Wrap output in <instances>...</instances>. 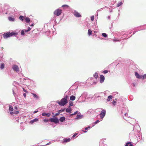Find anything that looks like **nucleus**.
Segmentation results:
<instances>
[{
    "mask_svg": "<svg viewBox=\"0 0 146 146\" xmlns=\"http://www.w3.org/2000/svg\"><path fill=\"white\" fill-rule=\"evenodd\" d=\"M38 111H35L34 112V113H35L37 112H38Z\"/></svg>",
    "mask_w": 146,
    "mask_h": 146,
    "instance_id": "09e8293b",
    "label": "nucleus"
},
{
    "mask_svg": "<svg viewBox=\"0 0 146 146\" xmlns=\"http://www.w3.org/2000/svg\"><path fill=\"white\" fill-rule=\"evenodd\" d=\"M65 110V109L64 108L63 109H62V110H60L58 111V112H59V113L62 112L64 111Z\"/></svg>",
    "mask_w": 146,
    "mask_h": 146,
    "instance_id": "cd10ccee",
    "label": "nucleus"
},
{
    "mask_svg": "<svg viewBox=\"0 0 146 146\" xmlns=\"http://www.w3.org/2000/svg\"><path fill=\"white\" fill-rule=\"evenodd\" d=\"M108 72V71L107 70H105L104 71L102 72L104 74L107 73Z\"/></svg>",
    "mask_w": 146,
    "mask_h": 146,
    "instance_id": "4c0bfd02",
    "label": "nucleus"
},
{
    "mask_svg": "<svg viewBox=\"0 0 146 146\" xmlns=\"http://www.w3.org/2000/svg\"><path fill=\"white\" fill-rule=\"evenodd\" d=\"M92 30L90 29H89L88 30V35L89 36H90V35H91L92 34Z\"/></svg>",
    "mask_w": 146,
    "mask_h": 146,
    "instance_id": "aec40b11",
    "label": "nucleus"
},
{
    "mask_svg": "<svg viewBox=\"0 0 146 146\" xmlns=\"http://www.w3.org/2000/svg\"><path fill=\"white\" fill-rule=\"evenodd\" d=\"M133 145V144L131 143V142H129V146H132Z\"/></svg>",
    "mask_w": 146,
    "mask_h": 146,
    "instance_id": "ea45409f",
    "label": "nucleus"
},
{
    "mask_svg": "<svg viewBox=\"0 0 146 146\" xmlns=\"http://www.w3.org/2000/svg\"><path fill=\"white\" fill-rule=\"evenodd\" d=\"M38 121V119L36 118H35L33 120H31L30 121V123L31 124H33L35 122H36Z\"/></svg>",
    "mask_w": 146,
    "mask_h": 146,
    "instance_id": "2eb2a0df",
    "label": "nucleus"
},
{
    "mask_svg": "<svg viewBox=\"0 0 146 146\" xmlns=\"http://www.w3.org/2000/svg\"><path fill=\"white\" fill-rule=\"evenodd\" d=\"M135 75L136 77L138 78H142L141 76H140L137 72H135Z\"/></svg>",
    "mask_w": 146,
    "mask_h": 146,
    "instance_id": "9b49d317",
    "label": "nucleus"
},
{
    "mask_svg": "<svg viewBox=\"0 0 146 146\" xmlns=\"http://www.w3.org/2000/svg\"><path fill=\"white\" fill-rule=\"evenodd\" d=\"M23 91H24V92H26V93L27 92V90H25V89H24V88H23Z\"/></svg>",
    "mask_w": 146,
    "mask_h": 146,
    "instance_id": "49530a36",
    "label": "nucleus"
},
{
    "mask_svg": "<svg viewBox=\"0 0 146 146\" xmlns=\"http://www.w3.org/2000/svg\"><path fill=\"white\" fill-rule=\"evenodd\" d=\"M10 113V114L11 115H12L13 114H14V111L13 112L12 111H11Z\"/></svg>",
    "mask_w": 146,
    "mask_h": 146,
    "instance_id": "79ce46f5",
    "label": "nucleus"
},
{
    "mask_svg": "<svg viewBox=\"0 0 146 146\" xmlns=\"http://www.w3.org/2000/svg\"><path fill=\"white\" fill-rule=\"evenodd\" d=\"M70 140V138H65L63 139V141L64 142H69Z\"/></svg>",
    "mask_w": 146,
    "mask_h": 146,
    "instance_id": "ddd939ff",
    "label": "nucleus"
},
{
    "mask_svg": "<svg viewBox=\"0 0 146 146\" xmlns=\"http://www.w3.org/2000/svg\"><path fill=\"white\" fill-rule=\"evenodd\" d=\"M99 122H100V121L99 120H97L94 123L95 124H96L97 123H98Z\"/></svg>",
    "mask_w": 146,
    "mask_h": 146,
    "instance_id": "a19ab883",
    "label": "nucleus"
},
{
    "mask_svg": "<svg viewBox=\"0 0 146 146\" xmlns=\"http://www.w3.org/2000/svg\"><path fill=\"white\" fill-rule=\"evenodd\" d=\"M8 19L9 20L11 21H14V18L11 17H8Z\"/></svg>",
    "mask_w": 146,
    "mask_h": 146,
    "instance_id": "5701e85b",
    "label": "nucleus"
},
{
    "mask_svg": "<svg viewBox=\"0 0 146 146\" xmlns=\"http://www.w3.org/2000/svg\"><path fill=\"white\" fill-rule=\"evenodd\" d=\"M24 16H21L19 17V19L21 20L22 21H23V19H24Z\"/></svg>",
    "mask_w": 146,
    "mask_h": 146,
    "instance_id": "bb28decb",
    "label": "nucleus"
},
{
    "mask_svg": "<svg viewBox=\"0 0 146 146\" xmlns=\"http://www.w3.org/2000/svg\"><path fill=\"white\" fill-rule=\"evenodd\" d=\"M133 86H135V84H133Z\"/></svg>",
    "mask_w": 146,
    "mask_h": 146,
    "instance_id": "4d7b16f0",
    "label": "nucleus"
},
{
    "mask_svg": "<svg viewBox=\"0 0 146 146\" xmlns=\"http://www.w3.org/2000/svg\"><path fill=\"white\" fill-rule=\"evenodd\" d=\"M31 29L30 27H29L28 28V29L27 30V31H30Z\"/></svg>",
    "mask_w": 146,
    "mask_h": 146,
    "instance_id": "de8ad7c7",
    "label": "nucleus"
},
{
    "mask_svg": "<svg viewBox=\"0 0 146 146\" xmlns=\"http://www.w3.org/2000/svg\"><path fill=\"white\" fill-rule=\"evenodd\" d=\"M123 4V3L122 2H120L118 3L117 5V7H119L121 5Z\"/></svg>",
    "mask_w": 146,
    "mask_h": 146,
    "instance_id": "4be33fe9",
    "label": "nucleus"
},
{
    "mask_svg": "<svg viewBox=\"0 0 146 146\" xmlns=\"http://www.w3.org/2000/svg\"><path fill=\"white\" fill-rule=\"evenodd\" d=\"M13 69L14 70L17 72L19 70L18 67L16 65H14L12 67Z\"/></svg>",
    "mask_w": 146,
    "mask_h": 146,
    "instance_id": "6e6552de",
    "label": "nucleus"
},
{
    "mask_svg": "<svg viewBox=\"0 0 146 146\" xmlns=\"http://www.w3.org/2000/svg\"><path fill=\"white\" fill-rule=\"evenodd\" d=\"M73 103L72 102H69V106L70 107L71 106H73Z\"/></svg>",
    "mask_w": 146,
    "mask_h": 146,
    "instance_id": "c85d7f7f",
    "label": "nucleus"
},
{
    "mask_svg": "<svg viewBox=\"0 0 146 146\" xmlns=\"http://www.w3.org/2000/svg\"><path fill=\"white\" fill-rule=\"evenodd\" d=\"M68 96H66L64 98L62 99L60 101L58 102L59 104L61 106H64L67 103V99Z\"/></svg>",
    "mask_w": 146,
    "mask_h": 146,
    "instance_id": "f257e3e1",
    "label": "nucleus"
},
{
    "mask_svg": "<svg viewBox=\"0 0 146 146\" xmlns=\"http://www.w3.org/2000/svg\"><path fill=\"white\" fill-rule=\"evenodd\" d=\"M49 120L51 122H54L56 123H58L59 122L58 119L55 117L54 118L50 119Z\"/></svg>",
    "mask_w": 146,
    "mask_h": 146,
    "instance_id": "20e7f679",
    "label": "nucleus"
},
{
    "mask_svg": "<svg viewBox=\"0 0 146 146\" xmlns=\"http://www.w3.org/2000/svg\"><path fill=\"white\" fill-rule=\"evenodd\" d=\"M15 35V33H10V32H8L3 34V36L4 38H7Z\"/></svg>",
    "mask_w": 146,
    "mask_h": 146,
    "instance_id": "f03ea898",
    "label": "nucleus"
},
{
    "mask_svg": "<svg viewBox=\"0 0 146 146\" xmlns=\"http://www.w3.org/2000/svg\"><path fill=\"white\" fill-rule=\"evenodd\" d=\"M24 19H25L26 22L27 23H29L30 21V19L28 17H25V18Z\"/></svg>",
    "mask_w": 146,
    "mask_h": 146,
    "instance_id": "dca6fc26",
    "label": "nucleus"
},
{
    "mask_svg": "<svg viewBox=\"0 0 146 146\" xmlns=\"http://www.w3.org/2000/svg\"><path fill=\"white\" fill-rule=\"evenodd\" d=\"M5 67V65L4 63H2L1 64V66L0 68L1 69H3Z\"/></svg>",
    "mask_w": 146,
    "mask_h": 146,
    "instance_id": "393cba45",
    "label": "nucleus"
},
{
    "mask_svg": "<svg viewBox=\"0 0 146 146\" xmlns=\"http://www.w3.org/2000/svg\"><path fill=\"white\" fill-rule=\"evenodd\" d=\"M34 26V23H33L31 24V26Z\"/></svg>",
    "mask_w": 146,
    "mask_h": 146,
    "instance_id": "864d4df0",
    "label": "nucleus"
},
{
    "mask_svg": "<svg viewBox=\"0 0 146 146\" xmlns=\"http://www.w3.org/2000/svg\"><path fill=\"white\" fill-rule=\"evenodd\" d=\"M88 128H90V127H85V130H87Z\"/></svg>",
    "mask_w": 146,
    "mask_h": 146,
    "instance_id": "c03bdc74",
    "label": "nucleus"
},
{
    "mask_svg": "<svg viewBox=\"0 0 146 146\" xmlns=\"http://www.w3.org/2000/svg\"><path fill=\"white\" fill-rule=\"evenodd\" d=\"M112 96L111 95H110L108 97V98L107 99V100L108 101H109L110 100L112 99Z\"/></svg>",
    "mask_w": 146,
    "mask_h": 146,
    "instance_id": "412c9836",
    "label": "nucleus"
},
{
    "mask_svg": "<svg viewBox=\"0 0 146 146\" xmlns=\"http://www.w3.org/2000/svg\"><path fill=\"white\" fill-rule=\"evenodd\" d=\"M129 144V142L127 143L125 146H128Z\"/></svg>",
    "mask_w": 146,
    "mask_h": 146,
    "instance_id": "37998d69",
    "label": "nucleus"
},
{
    "mask_svg": "<svg viewBox=\"0 0 146 146\" xmlns=\"http://www.w3.org/2000/svg\"><path fill=\"white\" fill-rule=\"evenodd\" d=\"M102 35L105 37H106L107 36V34L105 33H103L102 34Z\"/></svg>",
    "mask_w": 146,
    "mask_h": 146,
    "instance_id": "c756f323",
    "label": "nucleus"
},
{
    "mask_svg": "<svg viewBox=\"0 0 146 146\" xmlns=\"http://www.w3.org/2000/svg\"><path fill=\"white\" fill-rule=\"evenodd\" d=\"M23 96L25 97H26V94L25 93H24L23 94Z\"/></svg>",
    "mask_w": 146,
    "mask_h": 146,
    "instance_id": "8fccbe9b",
    "label": "nucleus"
},
{
    "mask_svg": "<svg viewBox=\"0 0 146 146\" xmlns=\"http://www.w3.org/2000/svg\"><path fill=\"white\" fill-rule=\"evenodd\" d=\"M77 133H75L74 134L73 136V137H75L77 135Z\"/></svg>",
    "mask_w": 146,
    "mask_h": 146,
    "instance_id": "a18cd8bd",
    "label": "nucleus"
},
{
    "mask_svg": "<svg viewBox=\"0 0 146 146\" xmlns=\"http://www.w3.org/2000/svg\"><path fill=\"white\" fill-rule=\"evenodd\" d=\"M31 94L33 95L34 98H36V99H38V96H37L36 94L33 93H31Z\"/></svg>",
    "mask_w": 146,
    "mask_h": 146,
    "instance_id": "b1692460",
    "label": "nucleus"
},
{
    "mask_svg": "<svg viewBox=\"0 0 146 146\" xmlns=\"http://www.w3.org/2000/svg\"><path fill=\"white\" fill-rule=\"evenodd\" d=\"M75 99V97L74 96L72 95L70 97V99L72 101L74 100Z\"/></svg>",
    "mask_w": 146,
    "mask_h": 146,
    "instance_id": "f3484780",
    "label": "nucleus"
},
{
    "mask_svg": "<svg viewBox=\"0 0 146 146\" xmlns=\"http://www.w3.org/2000/svg\"><path fill=\"white\" fill-rule=\"evenodd\" d=\"M21 34L22 35H24L25 34V32L23 30H22L21 31Z\"/></svg>",
    "mask_w": 146,
    "mask_h": 146,
    "instance_id": "e433bc0d",
    "label": "nucleus"
},
{
    "mask_svg": "<svg viewBox=\"0 0 146 146\" xmlns=\"http://www.w3.org/2000/svg\"><path fill=\"white\" fill-rule=\"evenodd\" d=\"M66 111L67 112L70 113L72 111L71 108L70 106H69L68 108L66 109Z\"/></svg>",
    "mask_w": 146,
    "mask_h": 146,
    "instance_id": "f8f14e48",
    "label": "nucleus"
},
{
    "mask_svg": "<svg viewBox=\"0 0 146 146\" xmlns=\"http://www.w3.org/2000/svg\"><path fill=\"white\" fill-rule=\"evenodd\" d=\"M14 114H17L19 113V112L18 111H14Z\"/></svg>",
    "mask_w": 146,
    "mask_h": 146,
    "instance_id": "c9c22d12",
    "label": "nucleus"
},
{
    "mask_svg": "<svg viewBox=\"0 0 146 146\" xmlns=\"http://www.w3.org/2000/svg\"><path fill=\"white\" fill-rule=\"evenodd\" d=\"M112 103L114 105H115V104L116 103V100H113V102H112Z\"/></svg>",
    "mask_w": 146,
    "mask_h": 146,
    "instance_id": "72a5a7b5",
    "label": "nucleus"
},
{
    "mask_svg": "<svg viewBox=\"0 0 146 146\" xmlns=\"http://www.w3.org/2000/svg\"><path fill=\"white\" fill-rule=\"evenodd\" d=\"M77 112H78V111H76L74 113H72V114H70V115L72 116V115H76L77 113Z\"/></svg>",
    "mask_w": 146,
    "mask_h": 146,
    "instance_id": "7c9ffc66",
    "label": "nucleus"
},
{
    "mask_svg": "<svg viewBox=\"0 0 146 146\" xmlns=\"http://www.w3.org/2000/svg\"><path fill=\"white\" fill-rule=\"evenodd\" d=\"M28 31H27V30H25V31H24V32H27Z\"/></svg>",
    "mask_w": 146,
    "mask_h": 146,
    "instance_id": "603ef678",
    "label": "nucleus"
},
{
    "mask_svg": "<svg viewBox=\"0 0 146 146\" xmlns=\"http://www.w3.org/2000/svg\"><path fill=\"white\" fill-rule=\"evenodd\" d=\"M127 115V113H126L124 115H125V116H126Z\"/></svg>",
    "mask_w": 146,
    "mask_h": 146,
    "instance_id": "5fc2aeb1",
    "label": "nucleus"
},
{
    "mask_svg": "<svg viewBox=\"0 0 146 146\" xmlns=\"http://www.w3.org/2000/svg\"><path fill=\"white\" fill-rule=\"evenodd\" d=\"M141 77H142V78L141 79H142L146 78V74H144L143 76H141Z\"/></svg>",
    "mask_w": 146,
    "mask_h": 146,
    "instance_id": "2f4dec72",
    "label": "nucleus"
},
{
    "mask_svg": "<svg viewBox=\"0 0 146 146\" xmlns=\"http://www.w3.org/2000/svg\"><path fill=\"white\" fill-rule=\"evenodd\" d=\"M62 7L63 8H68L69 7V6L68 5H64L62 6Z\"/></svg>",
    "mask_w": 146,
    "mask_h": 146,
    "instance_id": "a878e982",
    "label": "nucleus"
},
{
    "mask_svg": "<svg viewBox=\"0 0 146 146\" xmlns=\"http://www.w3.org/2000/svg\"><path fill=\"white\" fill-rule=\"evenodd\" d=\"M105 80V77L104 76L102 75H101L100 76V82L101 83H103Z\"/></svg>",
    "mask_w": 146,
    "mask_h": 146,
    "instance_id": "423d86ee",
    "label": "nucleus"
},
{
    "mask_svg": "<svg viewBox=\"0 0 146 146\" xmlns=\"http://www.w3.org/2000/svg\"><path fill=\"white\" fill-rule=\"evenodd\" d=\"M51 113H42V115L44 116H46L47 117H49L50 116Z\"/></svg>",
    "mask_w": 146,
    "mask_h": 146,
    "instance_id": "1a4fd4ad",
    "label": "nucleus"
},
{
    "mask_svg": "<svg viewBox=\"0 0 146 146\" xmlns=\"http://www.w3.org/2000/svg\"><path fill=\"white\" fill-rule=\"evenodd\" d=\"M94 19V16H92L91 17V20L92 21H93Z\"/></svg>",
    "mask_w": 146,
    "mask_h": 146,
    "instance_id": "58836bf2",
    "label": "nucleus"
},
{
    "mask_svg": "<svg viewBox=\"0 0 146 146\" xmlns=\"http://www.w3.org/2000/svg\"><path fill=\"white\" fill-rule=\"evenodd\" d=\"M59 114H60V113L59 112H58V113H56V114H55V115L53 116V117H56V116H58V115H59Z\"/></svg>",
    "mask_w": 146,
    "mask_h": 146,
    "instance_id": "473e14b6",
    "label": "nucleus"
},
{
    "mask_svg": "<svg viewBox=\"0 0 146 146\" xmlns=\"http://www.w3.org/2000/svg\"><path fill=\"white\" fill-rule=\"evenodd\" d=\"M14 108L15 109H16V110H17V107L16 106H15V108Z\"/></svg>",
    "mask_w": 146,
    "mask_h": 146,
    "instance_id": "3c124183",
    "label": "nucleus"
},
{
    "mask_svg": "<svg viewBox=\"0 0 146 146\" xmlns=\"http://www.w3.org/2000/svg\"><path fill=\"white\" fill-rule=\"evenodd\" d=\"M74 15L76 17H81V15L78 12L76 11H74Z\"/></svg>",
    "mask_w": 146,
    "mask_h": 146,
    "instance_id": "0eeeda50",
    "label": "nucleus"
},
{
    "mask_svg": "<svg viewBox=\"0 0 146 146\" xmlns=\"http://www.w3.org/2000/svg\"><path fill=\"white\" fill-rule=\"evenodd\" d=\"M62 12V10L60 9H57L54 12V15L58 16L60 15Z\"/></svg>",
    "mask_w": 146,
    "mask_h": 146,
    "instance_id": "7ed1b4c3",
    "label": "nucleus"
},
{
    "mask_svg": "<svg viewBox=\"0 0 146 146\" xmlns=\"http://www.w3.org/2000/svg\"><path fill=\"white\" fill-rule=\"evenodd\" d=\"M83 132L84 133H85V132H86V131H83Z\"/></svg>",
    "mask_w": 146,
    "mask_h": 146,
    "instance_id": "6e6d98bb",
    "label": "nucleus"
},
{
    "mask_svg": "<svg viewBox=\"0 0 146 146\" xmlns=\"http://www.w3.org/2000/svg\"><path fill=\"white\" fill-rule=\"evenodd\" d=\"M9 110L12 111L13 110V108L12 106L10 105L9 106Z\"/></svg>",
    "mask_w": 146,
    "mask_h": 146,
    "instance_id": "6ab92c4d",
    "label": "nucleus"
},
{
    "mask_svg": "<svg viewBox=\"0 0 146 146\" xmlns=\"http://www.w3.org/2000/svg\"><path fill=\"white\" fill-rule=\"evenodd\" d=\"M83 117V116L81 115L80 114L78 113L77 115V117L75 118L76 119H79L82 118Z\"/></svg>",
    "mask_w": 146,
    "mask_h": 146,
    "instance_id": "9d476101",
    "label": "nucleus"
},
{
    "mask_svg": "<svg viewBox=\"0 0 146 146\" xmlns=\"http://www.w3.org/2000/svg\"><path fill=\"white\" fill-rule=\"evenodd\" d=\"M65 117L64 116L60 117L59 119V120L61 122L64 121L65 120Z\"/></svg>",
    "mask_w": 146,
    "mask_h": 146,
    "instance_id": "4468645a",
    "label": "nucleus"
},
{
    "mask_svg": "<svg viewBox=\"0 0 146 146\" xmlns=\"http://www.w3.org/2000/svg\"><path fill=\"white\" fill-rule=\"evenodd\" d=\"M106 114V111L103 110L101 111V112L100 114V117L101 119L103 118L105 116Z\"/></svg>",
    "mask_w": 146,
    "mask_h": 146,
    "instance_id": "39448f33",
    "label": "nucleus"
},
{
    "mask_svg": "<svg viewBox=\"0 0 146 146\" xmlns=\"http://www.w3.org/2000/svg\"><path fill=\"white\" fill-rule=\"evenodd\" d=\"M43 121L45 122H48V119H44L43 120Z\"/></svg>",
    "mask_w": 146,
    "mask_h": 146,
    "instance_id": "f704fd0d",
    "label": "nucleus"
},
{
    "mask_svg": "<svg viewBox=\"0 0 146 146\" xmlns=\"http://www.w3.org/2000/svg\"><path fill=\"white\" fill-rule=\"evenodd\" d=\"M94 77L97 79L98 77V73L97 72H96L94 74Z\"/></svg>",
    "mask_w": 146,
    "mask_h": 146,
    "instance_id": "a211bd4d",
    "label": "nucleus"
}]
</instances>
